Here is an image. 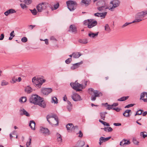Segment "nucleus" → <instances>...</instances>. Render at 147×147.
I'll list each match as a JSON object with an SVG mask.
<instances>
[{"label": "nucleus", "instance_id": "nucleus-43", "mask_svg": "<svg viewBox=\"0 0 147 147\" xmlns=\"http://www.w3.org/2000/svg\"><path fill=\"white\" fill-rule=\"evenodd\" d=\"M33 15H35L37 14V12L35 9H34L33 10H30Z\"/></svg>", "mask_w": 147, "mask_h": 147}, {"label": "nucleus", "instance_id": "nucleus-8", "mask_svg": "<svg viewBox=\"0 0 147 147\" xmlns=\"http://www.w3.org/2000/svg\"><path fill=\"white\" fill-rule=\"evenodd\" d=\"M48 3L46 2H42L36 6V9L38 11L41 12L43 9H46Z\"/></svg>", "mask_w": 147, "mask_h": 147}, {"label": "nucleus", "instance_id": "nucleus-11", "mask_svg": "<svg viewBox=\"0 0 147 147\" xmlns=\"http://www.w3.org/2000/svg\"><path fill=\"white\" fill-rule=\"evenodd\" d=\"M52 91V89L51 88H45L42 89L41 92L45 95H48Z\"/></svg>", "mask_w": 147, "mask_h": 147}, {"label": "nucleus", "instance_id": "nucleus-22", "mask_svg": "<svg viewBox=\"0 0 147 147\" xmlns=\"http://www.w3.org/2000/svg\"><path fill=\"white\" fill-rule=\"evenodd\" d=\"M98 32H97L96 33H94L92 32H90L89 33L88 36L91 38H94L96 36H98Z\"/></svg>", "mask_w": 147, "mask_h": 147}, {"label": "nucleus", "instance_id": "nucleus-32", "mask_svg": "<svg viewBox=\"0 0 147 147\" xmlns=\"http://www.w3.org/2000/svg\"><path fill=\"white\" fill-rule=\"evenodd\" d=\"M111 137H109L107 138H105L103 137H100V140L102 141L103 142H105L106 141L108 140L111 138Z\"/></svg>", "mask_w": 147, "mask_h": 147}, {"label": "nucleus", "instance_id": "nucleus-34", "mask_svg": "<svg viewBox=\"0 0 147 147\" xmlns=\"http://www.w3.org/2000/svg\"><path fill=\"white\" fill-rule=\"evenodd\" d=\"M27 100L25 96H22L21 98L19 99V101L24 102H25Z\"/></svg>", "mask_w": 147, "mask_h": 147}, {"label": "nucleus", "instance_id": "nucleus-53", "mask_svg": "<svg viewBox=\"0 0 147 147\" xmlns=\"http://www.w3.org/2000/svg\"><path fill=\"white\" fill-rule=\"evenodd\" d=\"M143 111L141 109H140V110H139L137 112V113L138 115H141L142 114V112Z\"/></svg>", "mask_w": 147, "mask_h": 147}, {"label": "nucleus", "instance_id": "nucleus-41", "mask_svg": "<svg viewBox=\"0 0 147 147\" xmlns=\"http://www.w3.org/2000/svg\"><path fill=\"white\" fill-rule=\"evenodd\" d=\"M52 102H54V103H57V98L56 97H53L52 98Z\"/></svg>", "mask_w": 147, "mask_h": 147}, {"label": "nucleus", "instance_id": "nucleus-54", "mask_svg": "<svg viewBox=\"0 0 147 147\" xmlns=\"http://www.w3.org/2000/svg\"><path fill=\"white\" fill-rule=\"evenodd\" d=\"M78 134H79L78 136L79 137L82 138L83 137V134L80 130L79 131Z\"/></svg>", "mask_w": 147, "mask_h": 147}, {"label": "nucleus", "instance_id": "nucleus-2", "mask_svg": "<svg viewBox=\"0 0 147 147\" xmlns=\"http://www.w3.org/2000/svg\"><path fill=\"white\" fill-rule=\"evenodd\" d=\"M47 121L53 126L58 125L59 119L58 117L55 114L52 115H48L46 117Z\"/></svg>", "mask_w": 147, "mask_h": 147}, {"label": "nucleus", "instance_id": "nucleus-47", "mask_svg": "<svg viewBox=\"0 0 147 147\" xmlns=\"http://www.w3.org/2000/svg\"><path fill=\"white\" fill-rule=\"evenodd\" d=\"M71 61V58H69L65 61V62L67 64H69L70 63Z\"/></svg>", "mask_w": 147, "mask_h": 147}, {"label": "nucleus", "instance_id": "nucleus-58", "mask_svg": "<svg viewBox=\"0 0 147 147\" xmlns=\"http://www.w3.org/2000/svg\"><path fill=\"white\" fill-rule=\"evenodd\" d=\"M10 35V36H12V37H14L15 36L14 31H13L11 32Z\"/></svg>", "mask_w": 147, "mask_h": 147}, {"label": "nucleus", "instance_id": "nucleus-9", "mask_svg": "<svg viewBox=\"0 0 147 147\" xmlns=\"http://www.w3.org/2000/svg\"><path fill=\"white\" fill-rule=\"evenodd\" d=\"M110 3L112 5V6L111 7H109V9L112 10L118 6L120 4V2L118 0H115L111 1Z\"/></svg>", "mask_w": 147, "mask_h": 147}, {"label": "nucleus", "instance_id": "nucleus-15", "mask_svg": "<svg viewBox=\"0 0 147 147\" xmlns=\"http://www.w3.org/2000/svg\"><path fill=\"white\" fill-rule=\"evenodd\" d=\"M69 32H72L76 33L77 32V28L75 25H70L69 29L68 30Z\"/></svg>", "mask_w": 147, "mask_h": 147}, {"label": "nucleus", "instance_id": "nucleus-29", "mask_svg": "<svg viewBox=\"0 0 147 147\" xmlns=\"http://www.w3.org/2000/svg\"><path fill=\"white\" fill-rule=\"evenodd\" d=\"M105 30L108 32H109L111 31V30L108 24H105Z\"/></svg>", "mask_w": 147, "mask_h": 147}, {"label": "nucleus", "instance_id": "nucleus-4", "mask_svg": "<svg viewBox=\"0 0 147 147\" xmlns=\"http://www.w3.org/2000/svg\"><path fill=\"white\" fill-rule=\"evenodd\" d=\"M32 81L35 86L40 88L42 84L45 82L46 80L41 78H36V77H34L32 79Z\"/></svg>", "mask_w": 147, "mask_h": 147}, {"label": "nucleus", "instance_id": "nucleus-26", "mask_svg": "<svg viewBox=\"0 0 147 147\" xmlns=\"http://www.w3.org/2000/svg\"><path fill=\"white\" fill-rule=\"evenodd\" d=\"M125 141V139H124L120 142V145L121 146H123L124 145H129L130 144V142L129 140H128L127 143L124 142Z\"/></svg>", "mask_w": 147, "mask_h": 147}, {"label": "nucleus", "instance_id": "nucleus-59", "mask_svg": "<svg viewBox=\"0 0 147 147\" xmlns=\"http://www.w3.org/2000/svg\"><path fill=\"white\" fill-rule=\"evenodd\" d=\"M113 125L115 126H119L121 125V124L119 123H114Z\"/></svg>", "mask_w": 147, "mask_h": 147}, {"label": "nucleus", "instance_id": "nucleus-63", "mask_svg": "<svg viewBox=\"0 0 147 147\" xmlns=\"http://www.w3.org/2000/svg\"><path fill=\"white\" fill-rule=\"evenodd\" d=\"M131 110H127L125 111V113H127L128 114H129V113L131 112Z\"/></svg>", "mask_w": 147, "mask_h": 147}, {"label": "nucleus", "instance_id": "nucleus-51", "mask_svg": "<svg viewBox=\"0 0 147 147\" xmlns=\"http://www.w3.org/2000/svg\"><path fill=\"white\" fill-rule=\"evenodd\" d=\"M57 140L58 141V142H62V139L61 137V136H60V137H59L57 138Z\"/></svg>", "mask_w": 147, "mask_h": 147}, {"label": "nucleus", "instance_id": "nucleus-48", "mask_svg": "<svg viewBox=\"0 0 147 147\" xmlns=\"http://www.w3.org/2000/svg\"><path fill=\"white\" fill-rule=\"evenodd\" d=\"M21 41L23 42H26L27 41V38L26 37H24L22 38Z\"/></svg>", "mask_w": 147, "mask_h": 147}, {"label": "nucleus", "instance_id": "nucleus-35", "mask_svg": "<svg viewBox=\"0 0 147 147\" xmlns=\"http://www.w3.org/2000/svg\"><path fill=\"white\" fill-rule=\"evenodd\" d=\"M67 104L68 105L67 106V109L69 110H70L72 109V105L71 104V102L68 100L67 101Z\"/></svg>", "mask_w": 147, "mask_h": 147}, {"label": "nucleus", "instance_id": "nucleus-64", "mask_svg": "<svg viewBox=\"0 0 147 147\" xmlns=\"http://www.w3.org/2000/svg\"><path fill=\"white\" fill-rule=\"evenodd\" d=\"M44 41L45 42L46 44L48 45L49 44L48 40V39H45L44 40Z\"/></svg>", "mask_w": 147, "mask_h": 147}, {"label": "nucleus", "instance_id": "nucleus-7", "mask_svg": "<svg viewBox=\"0 0 147 147\" xmlns=\"http://www.w3.org/2000/svg\"><path fill=\"white\" fill-rule=\"evenodd\" d=\"M70 85L72 88L76 91L79 92L82 90L83 89V85L78 83L77 81H76L74 82H71Z\"/></svg>", "mask_w": 147, "mask_h": 147}, {"label": "nucleus", "instance_id": "nucleus-3", "mask_svg": "<svg viewBox=\"0 0 147 147\" xmlns=\"http://www.w3.org/2000/svg\"><path fill=\"white\" fill-rule=\"evenodd\" d=\"M88 93L92 95L91 96V100L92 101H94L96 100V97H99L102 95V93L98 90H94V89L92 88H90L88 89Z\"/></svg>", "mask_w": 147, "mask_h": 147}, {"label": "nucleus", "instance_id": "nucleus-27", "mask_svg": "<svg viewBox=\"0 0 147 147\" xmlns=\"http://www.w3.org/2000/svg\"><path fill=\"white\" fill-rule=\"evenodd\" d=\"M107 114L106 112H101L100 113V118L103 120H105V115Z\"/></svg>", "mask_w": 147, "mask_h": 147}, {"label": "nucleus", "instance_id": "nucleus-6", "mask_svg": "<svg viewBox=\"0 0 147 147\" xmlns=\"http://www.w3.org/2000/svg\"><path fill=\"white\" fill-rule=\"evenodd\" d=\"M67 8L70 11H74L77 5V3L75 1L69 0L66 2Z\"/></svg>", "mask_w": 147, "mask_h": 147}, {"label": "nucleus", "instance_id": "nucleus-57", "mask_svg": "<svg viewBox=\"0 0 147 147\" xmlns=\"http://www.w3.org/2000/svg\"><path fill=\"white\" fill-rule=\"evenodd\" d=\"M99 121L102 123V124H103L104 125H105L106 123V122H104L100 119L99 120Z\"/></svg>", "mask_w": 147, "mask_h": 147}, {"label": "nucleus", "instance_id": "nucleus-28", "mask_svg": "<svg viewBox=\"0 0 147 147\" xmlns=\"http://www.w3.org/2000/svg\"><path fill=\"white\" fill-rule=\"evenodd\" d=\"M78 42L82 44H86L88 42V40L87 39H80Z\"/></svg>", "mask_w": 147, "mask_h": 147}, {"label": "nucleus", "instance_id": "nucleus-37", "mask_svg": "<svg viewBox=\"0 0 147 147\" xmlns=\"http://www.w3.org/2000/svg\"><path fill=\"white\" fill-rule=\"evenodd\" d=\"M29 142H27L26 143V147H31L30 146V144L31 142V138H29Z\"/></svg>", "mask_w": 147, "mask_h": 147}, {"label": "nucleus", "instance_id": "nucleus-10", "mask_svg": "<svg viewBox=\"0 0 147 147\" xmlns=\"http://www.w3.org/2000/svg\"><path fill=\"white\" fill-rule=\"evenodd\" d=\"M71 98L72 99L75 101H80L82 100L80 95L76 93H74L71 95Z\"/></svg>", "mask_w": 147, "mask_h": 147}, {"label": "nucleus", "instance_id": "nucleus-5", "mask_svg": "<svg viewBox=\"0 0 147 147\" xmlns=\"http://www.w3.org/2000/svg\"><path fill=\"white\" fill-rule=\"evenodd\" d=\"M146 14H147V11L138 13L136 16L135 19L132 22V23L139 22L142 21L143 20L142 19Z\"/></svg>", "mask_w": 147, "mask_h": 147}, {"label": "nucleus", "instance_id": "nucleus-49", "mask_svg": "<svg viewBox=\"0 0 147 147\" xmlns=\"http://www.w3.org/2000/svg\"><path fill=\"white\" fill-rule=\"evenodd\" d=\"M134 105V104H130L128 105H126V106H125L124 107V108H129L130 107H131L133 106Z\"/></svg>", "mask_w": 147, "mask_h": 147}, {"label": "nucleus", "instance_id": "nucleus-61", "mask_svg": "<svg viewBox=\"0 0 147 147\" xmlns=\"http://www.w3.org/2000/svg\"><path fill=\"white\" fill-rule=\"evenodd\" d=\"M4 37V34H1V37L0 38V40H3Z\"/></svg>", "mask_w": 147, "mask_h": 147}, {"label": "nucleus", "instance_id": "nucleus-18", "mask_svg": "<svg viewBox=\"0 0 147 147\" xmlns=\"http://www.w3.org/2000/svg\"><path fill=\"white\" fill-rule=\"evenodd\" d=\"M20 111L21 115H25L27 117H29L30 116L29 114L23 108L20 110Z\"/></svg>", "mask_w": 147, "mask_h": 147}, {"label": "nucleus", "instance_id": "nucleus-21", "mask_svg": "<svg viewBox=\"0 0 147 147\" xmlns=\"http://www.w3.org/2000/svg\"><path fill=\"white\" fill-rule=\"evenodd\" d=\"M35 122L33 120L30 121L29 124V126L30 127L31 129L32 130H35Z\"/></svg>", "mask_w": 147, "mask_h": 147}, {"label": "nucleus", "instance_id": "nucleus-23", "mask_svg": "<svg viewBox=\"0 0 147 147\" xmlns=\"http://www.w3.org/2000/svg\"><path fill=\"white\" fill-rule=\"evenodd\" d=\"M105 107H108L107 108V109L109 110H110V109H113V107L112 105H109L107 103H106L105 104H103Z\"/></svg>", "mask_w": 147, "mask_h": 147}, {"label": "nucleus", "instance_id": "nucleus-52", "mask_svg": "<svg viewBox=\"0 0 147 147\" xmlns=\"http://www.w3.org/2000/svg\"><path fill=\"white\" fill-rule=\"evenodd\" d=\"M20 5L22 8L23 9H24L25 8L27 7V6H26V5L24 4L21 3L20 4Z\"/></svg>", "mask_w": 147, "mask_h": 147}, {"label": "nucleus", "instance_id": "nucleus-12", "mask_svg": "<svg viewBox=\"0 0 147 147\" xmlns=\"http://www.w3.org/2000/svg\"><path fill=\"white\" fill-rule=\"evenodd\" d=\"M140 99L142 100L145 102H147V93L144 92L141 93Z\"/></svg>", "mask_w": 147, "mask_h": 147}, {"label": "nucleus", "instance_id": "nucleus-62", "mask_svg": "<svg viewBox=\"0 0 147 147\" xmlns=\"http://www.w3.org/2000/svg\"><path fill=\"white\" fill-rule=\"evenodd\" d=\"M35 26V25H30L28 26V27H31V30H32Z\"/></svg>", "mask_w": 147, "mask_h": 147}, {"label": "nucleus", "instance_id": "nucleus-16", "mask_svg": "<svg viewBox=\"0 0 147 147\" xmlns=\"http://www.w3.org/2000/svg\"><path fill=\"white\" fill-rule=\"evenodd\" d=\"M40 131L41 133L45 135H49L50 134L49 131L47 128L43 127L41 128Z\"/></svg>", "mask_w": 147, "mask_h": 147}, {"label": "nucleus", "instance_id": "nucleus-60", "mask_svg": "<svg viewBox=\"0 0 147 147\" xmlns=\"http://www.w3.org/2000/svg\"><path fill=\"white\" fill-rule=\"evenodd\" d=\"M94 16L97 17H100V13H97L94 14Z\"/></svg>", "mask_w": 147, "mask_h": 147}, {"label": "nucleus", "instance_id": "nucleus-19", "mask_svg": "<svg viewBox=\"0 0 147 147\" xmlns=\"http://www.w3.org/2000/svg\"><path fill=\"white\" fill-rule=\"evenodd\" d=\"M106 9H109V7L107 5H105V6H102L97 7V9L100 11H103Z\"/></svg>", "mask_w": 147, "mask_h": 147}, {"label": "nucleus", "instance_id": "nucleus-42", "mask_svg": "<svg viewBox=\"0 0 147 147\" xmlns=\"http://www.w3.org/2000/svg\"><path fill=\"white\" fill-rule=\"evenodd\" d=\"M133 143L136 145H138L139 144V142H138L136 139L135 138H133Z\"/></svg>", "mask_w": 147, "mask_h": 147}, {"label": "nucleus", "instance_id": "nucleus-38", "mask_svg": "<svg viewBox=\"0 0 147 147\" xmlns=\"http://www.w3.org/2000/svg\"><path fill=\"white\" fill-rule=\"evenodd\" d=\"M59 3H57L56 4H55V5H54V8H53L52 9V10H55V9H57L59 7Z\"/></svg>", "mask_w": 147, "mask_h": 147}, {"label": "nucleus", "instance_id": "nucleus-33", "mask_svg": "<svg viewBox=\"0 0 147 147\" xmlns=\"http://www.w3.org/2000/svg\"><path fill=\"white\" fill-rule=\"evenodd\" d=\"M85 144V142L84 141H79L78 145V147H83Z\"/></svg>", "mask_w": 147, "mask_h": 147}, {"label": "nucleus", "instance_id": "nucleus-25", "mask_svg": "<svg viewBox=\"0 0 147 147\" xmlns=\"http://www.w3.org/2000/svg\"><path fill=\"white\" fill-rule=\"evenodd\" d=\"M25 90L27 93H30L32 91V89L30 87L28 86L25 89Z\"/></svg>", "mask_w": 147, "mask_h": 147}, {"label": "nucleus", "instance_id": "nucleus-30", "mask_svg": "<svg viewBox=\"0 0 147 147\" xmlns=\"http://www.w3.org/2000/svg\"><path fill=\"white\" fill-rule=\"evenodd\" d=\"M21 2H24L26 5H28L30 4L31 2V0H20Z\"/></svg>", "mask_w": 147, "mask_h": 147}, {"label": "nucleus", "instance_id": "nucleus-46", "mask_svg": "<svg viewBox=\"0 0 147 147\" xmlns=\"http://www.w3.org/2000/svg\"><path fill=\"white\" fill-rule=\"evenodd\" d=\"M8 84V82H6L5 80H3L1 84V85L2 86H6Z\"/></svg>", "mask_w": 147, "mask_h": 147}, {"label": "nucleus", "instance_id": "nucleus-14", "mask_svg": "<svg viewBox=\"0 0 147 147\" xmlns=\"http://www.w3.org/2000/svg\"><path fill=\"white\" fill-rule=\"evenodd\" d=\"M66 127L67 130H72L73 129H74L75 128H78V126H76L75 127L73 125V124L71 123H69L68 124L66 125Z\"/></svg>", "mask_w": 147, "mask_h": 147}, {"label": "nucleus", "instance_id": "nucleus-20", "mask_svg": "<svg viewBox=\"0 0 147 147\" xmlns=\"http://www.w3.org/2000/svg\"><path fill=\"white\" fill-rule=\"evenodd\" d=\"M16 12V11L14 9H10L5 12L4 14L6 16H7L9 14L15 13Z\"/></svg>", "mask_w": 147, "mask_h": 147}, {"label": "nucleus", "instance_id": "nucleus-24", "mask_svg": "<svg viewBox=\"0 0 147 147\" xmlns=\"http://www.w3.org/2000/svg\"><path fill=\"white\" fill-rule=\"evenodd\" d=\"M73 57L75 58H78L82 55L80 52L74 53H73Z\"/></svg>", "mask_w": 147, "mask_h": 147}, {"label": "nucleus", "instance_id": "nucleus-40", "mask_svg": "<svg viewBox=\"0 0 147 147\" xmlns=\"http://www.w3.org/2000/svg\"><path fill=\"white\" fill-rule=\"evenodd\" d=\"M90 1V0H82V2L85 4H88Z\"/></svg>", "mask_w": 147, "mask_h": 147}, {"label": "nucleus", "instance_id": "nucleus-31", "mask_svg": "<svg viewBox=\"0 0 147 147\" xmlns=\"http://www.w3.org/2000/svg\"><path fill=\"white\" fill-rule=\"evenodd\" d=\"M129 98L128 96H123L120 98L118 99L117 100L119 101H123Z\"/></svg>", "mask_w": 147, "mask_h": 147}, {"label": "nucleus", "instance_id": "nucleus-56", "mask_svg": "<svg viewBox=\"0 0 147 147\" xmlns=\"http://www.w3.org/2000/svg\"><path fill=\"white\" fill-rule=\"evenodd\" d=\"M126 113H125V112L123 113V115L125 117H129L130 116V115L129 114L127 113V114H126Z\"/></svg>", "mask_w": 147, "mask_h": 147}, {"label": "nucleus", "instance_id": "nucleus-45", "mask_svg": "<svg viewBox=\"0 0 147 147\" xmlns=\"http://www.w3.org/2000/svg\"><path fill=\"white\" fill-rule=\"evenodd\" d=\"M91 20V19H88L87 20H85L84 21V24L85 25H88L89 24V23H90V21Z\"/></svg>", "mask_w": 147, "mask_h": 147}, {"label": "nucleus", "instance_id": "nucleus-13", "mask_svg": "<svg viewBox=\"0 0 147 147\" xmlns=\"http://www.w3.org/2000/svg\"><path fill=\"white\" fill-rule=\"evenodd\" d=\"M94 19H91V20L90 21V23L88 24V28H91L95 26H96L97 24V22L96 21H93Z\"/></svg>", "mask_w": 147, "mask_h": 147}, {"label": "nucleus", "instance_id": "nucleus-44", "mask_svg": "<svg viewBox=\"0 0 147 147\" xmlns=\"http://www.w3.org/2000/svg\"><path fill=\"white\" fill-rule=\"evenodd\" d=\"M146 134H144V132H142L140 133V135L141 136H142L143 138H145V137L147 136V133L145 132Z\"/></svg>", "mask_w": 147, "mask_h": 147}, {"label": "nucleus", "instance_id": "nucleus-17", "mask_svg": "<svg viewBox=\"0 0 147 147\" xmlns=\"http://www.w3.org/2000/svg\"><path fill=\"white\" fill-rule=\"evenodd\" d=\"M83 63V62L82 61L78 63L73 65L71 67V69L72 70H74L78 68L80 65Z\"/></svg>", "mask_w": 147, "mask_h": 147}, {"label": "nucleus", "instance_id": "nucleus-50", "mask_svg": "<svg viewBox=\"0 0 147 147\" xmlns=\"http://www.w3.org/2000/svg\"><path fill=\"white\" fill-rule=\"evenodd\" d=\"M132 23V22H131V23L126 22L124 24L123 26H121V27L122 28H123L126 27L129 24H131Z\"/></svg>", "mask_w": 147, "mask_h": 147}, {"label": "nucleus", "instance_id": "nucleus-36", "mask_svg": "<svg viewBox=\"0 0 147 147\" xmlns=\"http://www.w3.org/2000/svg\"><path fill=\"white\" fill-rule=\"evenodd\" d=\"M17 77H16V76H15L12 77V82L11 83L13 84H14L15 82H17Z\"/></svg>", "mask_w": 147, "mask_h": 147}, {"label": "nucleus", "instance_id": "nucleus-1", "mask_svg": "<svg viewBox=\"0 0 147 147\" xmlns=\"http://www.w3.org/2000/svg\"><path fill=\"white\" fill-rule=\"evenodd\" d=\"M29 101L30 103L37 105L41 107L45 108L46 106L43 98L36 94L32 95L29 98Z\"/></svg>", "mask_w": 147, "mask_h": 147}, {"label": "nucleus", "instance_id": "nucleus-55", "mask_svg": "<svg viewBox=\"0 0 147 147\" xmlns=\"http://www.w3.org/2000/svg\"><path fill=\"white\" fill-rule=\"evenodd\" d=\"M107 131L109 132H111L113 130L112 128L111 127H107Z\"/></svg>", "mask_w": 147, "mask_h": 147}, {"label": "nucleus", "instance_id": "nucleus-39", "mask_svg": "<svg viewBox=\"0 0 147 147\" xmlns=\"http://www.w3.org/2000/svg\"><path fill=\"white\" fill-rule=\"evenodd\" d=\"M107 14V12H106L100 13V17H101L102 18H104L106 15Z\"/></svg>", "mask_w": 147, "mask_h": 147}]
</instances>
